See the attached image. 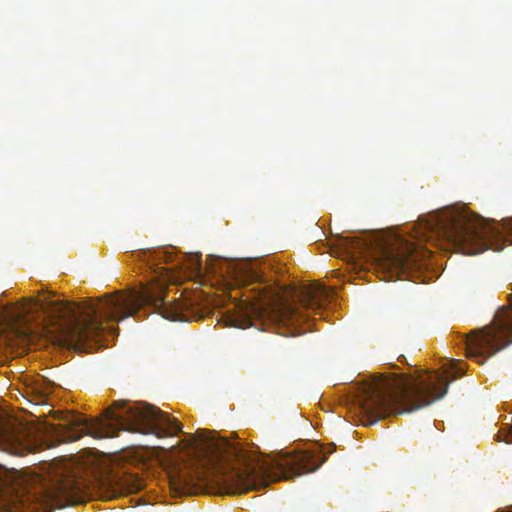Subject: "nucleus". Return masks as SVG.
Wrapping results in <instances>:
<instances>
[{"mask_svg":"<svg viewBox=\"0 0 512 512\" xmlns=\"http://www.w3.org/2000/svg\"><path fill=\"white\" fill-rule=\"evenodd\" d=\"M409 232L417 240L442 239L466 255L488 249L499 252L506 242L512 245V219L506 220L501 230L466 208L430 213L413 224Z\"/></svg>","mask_w":512,"mask_h":512,"instance_id":"obj_5","label":"nucleus"},{"mask_svg":"<svg viewBox=\"0 0 512 512\" xmlns=\"http://www.w3.org/2000/svg\"><path fill=\"white\" fill-rule=\"evenodd\" d=\"M463 374L461 363L451 360L444 373H432L426 378L395 373L374 375L359 385L360 409L370 424L414 412L446 395L448 377L455 380Z\"/></svg>","mask_w":512,"mask_h":512,"instance_id":"obj_3","label":"nucleus"},{"mask_svg":"<svg viewBox=\"0 0 512 512\" xmlns=\"http://www.w3.org/2000/svg\"><path fill=\"white\" fill-rule=\"evenodd\" d=\"M143 482L130 475L108 471L93 480L83 479L72 472L63 474L46 489V499L55 508L84 503L94 491L108 499L143 489Z\"/></svg>","mask_w":512,"mask_h":512,"instance_id":"obj_6","label":"nucleus"},{"mask_svg":"<svg viewBox=\"0 0 512 512\" xmlns=\"http://www.w3.org/2000/svg\"><path fill=\"white\" fill-rule=\"evenodd\" d=\"M294 293L301 308L315 311L330 301L334 291L322 284L315 283Z\"/></svg>","mask_w":512,"mask_h":512,"instance_id":"obj_11","label":"nucleus"},{"mask_svg":"<svg viewBox=\"0 0 512 512\" xmlns=\"http://www.w3.org/2000/svg\"><path fill=\"white\" fill-rule=\"evenodd\" d=\"M338 245L353 257L371 252L377 265L391 276H400L412 270L426 268L427 260L431 255L428 249H423L401 236H398L396 243L392 245L383 242L374 243L371 239L358 236H341L338 238Z\"/></svg>","mask_w":512,"mask_h":512,"instance_id":"obj_7","label":"nucleus"},{"mask_svg":"<svg viewBox=\"0 0 512 512\" xmlns=\"http://www.w3.org/2000/svg\"><path fill=\"white\" fill-rule=\"evenodd\" d=\"M243 285L242 297H245L244 301L253 314L259 317L267 314L273 321L284 325H294L305 319L300 307L266 284L260 274L249 272Z\"/></svg>","mask_w":512,"mask_h":512,"instance_id":"obj_8","label":"nucleus"},{"mask_svg":"<svg viewBox=\"0 0 512 512\" xmlns=\"http://www.w3.org/2000/svg\"><path fill=\"white\" fill-rule=\"evenodd\" d=\"M122 430L153 434L160 438L176 435L182 430V425L176 418L153 405L143 402L133 405L116 402L105 411L103 419H87L80 414L67 415L65 423L59 424L55 433L60 442H70L83 435L95 439L116 437Z\"/></svg>","mask_w":512,"mask_h":512,"instance_id":"obj_4","label":"nucleus"},{"mask_svg":"<svg viewBox=\"0 0 512 512\" xmlns=\"http://www.w3.org/2000/svg\"><path fill=\"white\" fill-rule=\"evenodd\" d=\"M40 444L26 428L18 424L0 423V450L23 456L38 450Z\"/></svg>","mask_w":512,"mask_h":512,"instance_id":"obj_10","label":"nucleus"},{"mask_svg":"<svg viewBox=\"0 0 512 512\" xmlns=\"http://www.w3.org/2000/svg\"><path fill=\"white\" fill-rule=\"evenodd\" d=\"M183 256L176 261L174 249L154 251L159 262L171 264L160 267L149 264L153 274L147 284L128 292L106 294L98 301L72 303L50 291L42 290L36 298H24L17 304L0 305V334L4 341H32L44 336L66 346H77L88 340H97L105 332L114 334L113 325L134 316L143 306L153 307L155 312L171 321H189L190 300H166L169 283L178 281V271L201 273V259Z\"/></svg>","mask_w":512,"mask_h":512,"instance_id":"obj_1","label":"nucleus"},{"mask_svg":"<svg viewBox=\"0 0 512 512\" xmlns=\"http://www.w3.org/2000/svg\"><path fill=\"white\" fill-rule=\"evenodd\" d=\"M230 325L236 328L245 329L252 325L251 317L249 315H240L230 320Z\"/></svg>","mask_w":512,"mask_h":512,"instance_id":"obj_12","label":"nucleus"},{"mask_svg":"<svg viewBox=\"0 0 512 512\" xmlns=\"http://www.w3.org/2000/svg\"><path fill=\"white\" fill-rule=\"evenodd\" d=\"M511 343L512 304L499 309L490 325L473 330L465 337L467 356L479 364Z\"/></svg>","mask_w":512,"mask_h":512,"instance_id":"obj_9","label":"nucleus"},{"mask_svg":"<svg viewBox=\"0 0 512 512\" xmlns=\"http://www.w3.org/2000/svg\"><path fill=\"white\" fill-rule=\"evenodd\" d=\"M498 438L500 441H504L506 442L507 444H510L512 443V430L509 431L508 433H505L503 434L501 431L499 432L498 434Z\"/></svg>","mask_w":512,"mask_h":512,"instance_id":"obj_13","label":"nucleus"},{"mask_svg":"<svg viewBox=\"0 0 512 512\" xmlns=\"http://www.w3.org/2000/svg\"><path fill=\"white\" fill-rule=\"evenodd\" d=\"M191 448L210 456L213 467L199 473L171 477L172 489L180 494L208 491L217 495H236L265 487L275 473L284 479L316 471L325 461L321 447L285 454L276 459L264 458L257 449H247L226 441L193 439Z\"/></svg>","mask_w":512,"mask_h":512,"instance_id":"obj_2","label":"nucleus"}]
</instances>
